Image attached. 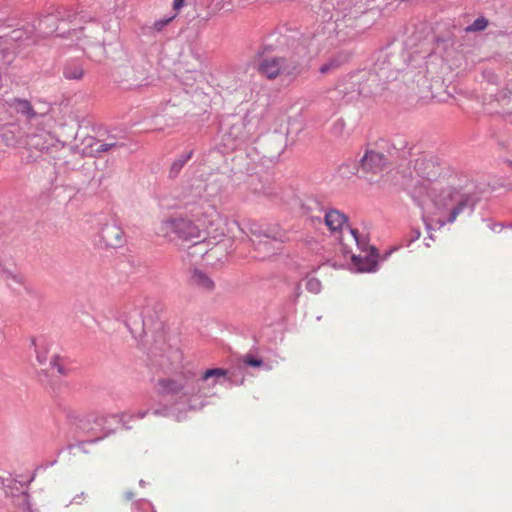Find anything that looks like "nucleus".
Returning <instances> with one entry per match:
<instances>
[{"mask_svg":"<svg viewBox=\"0 0 512 512\" xmlns=\"http://www.w3.org/2000/svg\"><path fill=\"white\" fill-rule=\"evenodd\" d=\"M226 369L211 368L198 375L191 369H183L173 376L160 377L156 383V392L161 397L178 396L189 401L194 394H205L203 383L213 376H225Z\"/></svg>","mask_w":512,"mask_h":512,"instance_id":"f257e3e1","label":"nucleus"},{"mask_svg":"<svg viewBox=\"0 0 512 512\" xmlns=\"http://www.w3.org/2000/svg\"><path fill=\"white\" fill-rule=\"evenodd\" d=\"M126 414L100 415L89 413L81 415L76 411H68L67 419L78 429L87 433V436L79 441L80 445L93 444L109 436L113 431V425L122 424L126 428Z\"/></svg>","mask_w":512,"mask_h":512,"instance_id":"f03ea898","label":"nucleus"},{"mask_svg":"<svg viewBox=\"0 0 512 512\" xmlns=\"http://www.w3.org/2000/svg\"><path fill=\"white\" fill-rule=\"evenodd\" d=\"M373 86H378L377 75L374 73H369L365 80H362L359 75H349L336 84L332 97L349 103L360 95L367 97L376 94L377 90Z\"/></svg>","mask_w":512,"mask_h":512,"instance_id":"7ed1b4c3","label":"nucleus"},{"mask_svg":"<svg viewBox=\"0 0 512 512\" xmlns=\"http://www.w3.org/2000/svg\"><path fill=\"white\" fill-rule=\"evenodd\" d=\"M150 63L145 58L134 60L117 67L113 73L114 79L124 89H136L149 85Z\"/></svg>","mask_w":512,"mask_h":512,"instance_id":"20e7f679","label":"nucleus"},{"mask_svg":"<svg viewBox=\"0 0 512 512\" xmlns=\"http://www.w3.org/2000/svg\"><path fill=\"white\" fill-rule=\"evenodd\" d=\"M433 202L439 208H450V213L447 218L448 223L454 222L457 216L465 209L473 211L476 204L472 196L461 194L457 189L450 186L441 189L438 194L434 195Z\"/></svg>","mask_w":512,"mask_h":512,"instance_id":"39448f33","label":"nucleus"},{"mask_svg":"<svg viewBox=\"0 0 512 512\" xmlns=\"http://www.w3.org/2000/svg\"><path fill=\"white\" fill-rule=\"evenodd\" d=\"M158 307H160L158 303H155L153 307L146 306L141 311L136 307H126L124 322L135 339L143 341L147 331L150 330L157 318V316L151 315L150 312L153 311L156 314Z\"/></svg>","mask_w":512,"mask_h":512,"instance_id":"423d86ee","label":"nucleus"},{"mask_svg":"<svg viewBox=\"0 0 512 512\" xmlns=\"http://www.w3.org/2000/svg\"><path fill=\"white\" fill-rule=\"evenodd\" d=\"M481 75V86L484 90L482 100L484 103H491L492 101H496L498 103L510 102L512 90L508 87V85L505 86L502 90L498 89L499 85L501 84V75L497 73L494 68L485 67L482 70Z\"/></svg>","mask_w":512,"mask_h":512,"instance_id":"0eeeda50","label":"nucleus"},{"mask_svg":"<svg viewBox=\"0 0 512 512\" xmlns=\"http://www.w3.org/2000/svg\"><path fill=\"white\" fill-rule=\"evenodd\" d=\"M162 231L166 236L174 234V238L189 240L199 237V228L193 221L186 218H169L162 223Z\"/></svg>","mask_w":512,"mask_h":512,"instance_id":"6e6552de","label":"nucleus"},{"mask_svg":"<svg viewBox=\"0 0 512 512\" xmlns=\"http://www.w3.org/2000/svg\"><path fill=\"white\" fill-rule=\"evenodd\" d=\"M414 170L421 180H417L419 186V194L428 191V184L431 183L440 174V167L432 158H418L415 160Z\"/></svg>","mask_w":512,"mask_h":512,"instance_id":"1a4fd4ad","label":"nucleus"},{"mask_svg":"<svg viewBox=\"0 0 512 512\" xmlns=\"http://www.w3.org/2000/svg\"><path fill=\"white\" fill-rule=\"evenodd\" d=\"M298 67L295 61L288 62L284 57L263 59L258 65V71L268 79H275L281 73L291 74Z\"/></svg>","mask_w":512,"mask_h":512,"instance_id":"9d476101","label":"nucleus"},{"mask_svg":"<svg viewBox=\"0 0 512 512\" xmlns=\"http://www.w3.org/2000/svg\"><path fill=\"white\" fill-rule=\"evenodd\" d=\"M179 352L171 347H168L163 339L162 334L159 335V339L155 340V343L148 349V356L153 365L158 366L162 369L166 367V361L171 357H177Z\"/></svg>","mask_w":512,"mask_h":512,"instance_id":"9b49d317","label":"nucleus"},{"mask_svg":"<svg viewBox=\"0 0 512 512\" xmlns=\"http://www.w3.org/2000/svg\"><path fill=\"white\" fill-rule=\"evenodd\" d=\"M249 232L254 238H264L278 242H283L286 236L285 231L277 223L252 222L249 224Z\"/></svg>","mask_w":512,"mask_h":512,"instance_id":"f8f14e48","label":"nucleus"},{"mask_svg":"<svg viewBox=\"0 0 512 512\" xmlns=\"http://www.w3.org/2000/svg\"><path fill=\"white\" fill-rule=\"evenodd\" d=\"M390 164L387 155L374 150H367L359 161V167L364 173L377 174Z\"/></svg>","mask_w":512,"mask_h":512,"instance_id":"ddd939ff","label":"nucleus"},{"mask_svg":"<svg viewBox=\"0 0 512 512\" xmlns=\"http://www.w3.org/2000/svg\"><path fill=\"white\" fill-rule=\"evenodd\" d=\"M264 151L263 157L274 161L285 149L284 138L281 134L273 133L259 141Z\"/></svg>","mask_w":512,"mask_h":512,"instance_id":"4468645a","label":"nucleus"},{"mask_svg":"<svg viewBox=\"0 0 512 512\" xmlns=\"http://www.w3.org/2000/svg\"><path fill=\"white\" fill-rule=\"evenodd\" d=\"M35 25L27 26L25 28H18L12 30L8 35L0 37V42L9 44L10 42L18 43L21 45H31L37 42L36 36L34 35Z\"/></svg>","mask_w":512,"mask_h":512,"instance_id":"2eb2a0df","label":"nucleus"},{"mask_svg":"<svg viewBox=\"0 0 512 512\" xmlns=\"http://www.w3.org/2000/svg\"><path fill=\"white\" fill-rule=\"evenodd\" d=\"M99 234L106 247L116 248L122 245L123 231L115 222L104 224Z\"/></svg>","mask_w":512,"mask_h":512,"instance_id":"dca6fc26","label":"nucleus"},{"mask_svg":"<svg viewBox=\"0 0 512 512\" xmlns=\"http://www.w3.org/2000/svg\"><path fill=\"white\" fill-rule=\"evenodd\" d=\"M379 253L378 250L371 246L369 251L364 255H353L352 262L359 272H372L377 269Z\"/></svg>","mask_w":512,"mask_h":512,"instance_id":"f3484780","label":"nucleus"},{"mask_svg":"<svg viewBox=\"0 0 512 512\" xmlns=\"http://www.w3.org/2000/svg\"><path fill=\"white\" fill-rule=\"evenodd\" d=\"M189 284L206 293H211L215 289L213 279L206 272L198 268H193L190 271Z\"/></svg>","mask_w":512,"mask_h":512,"instance_id":"a211bd4d","label":"nucleus"},{"mask_svg":"<svg viewBox=\"0 0 512 512\" xmlns=\"http://www.w3.org/2000/svg\"><path fill=\"white\" fill-rule=\"evenodd\" d=\"M351 53L348 51H337L331 54L325 62L319 67V72L323 75L332 73L339 69L342 65L349 62Z\"/></svg>","mask_w":512,"mask_h":512,"instance_id":"6ab92c4d","label":"nucleus"},{"mask_svg":"<svg viewBox=\"0 0 512 512\" xmlns=\"http://www.w3.org/2000/svg\"><path fill=\"white\" fill-rule=\"evenodd\" d=\"M58 18H55L51 10L42 15L38 20V25L35 26L40 37H48L57 31Z\"/></svg>","mask_w":512,"mask_h":512,"instance_id":"aec40b11","label":"nucleus"},{"mask_svg":"<svg viewBox=\"0 0 512 512\" xmlns=\"http://www.w3.org/2000/svg\"><path fill=\"white\" fill-rule=\"evenodd\" d=\"M302 209L312 222H321L322 214L325 212L322 202L316 197L306 198L302 204Z\"/></svg>","mask_w":512,"mask_h":512,"instance_id":"412c9836","label":"nucleus"},{"mask_svg":"<svg viewBox=\"0 0 512 512\" xmlns=\"http://www.w3.org/2000/svg\"><path fill=\"white\" fill-rule=\"evenodd\" d=\"M220 378L227 379L231 384L235 385H242L244 382V376H242L239 380L237 379V375L235 373H231L228 375V373L225 376H213L210 379L206 380L203 383V386L205 388V394H194V397H208L212 395V390L218 383Z\"/></svg>","mask_w":512,"mask_h":512,"instance_id":"4be33fe9","label":"nucleus"},{"mask_svg":"<svg viewBox=\"0 0 512 512\" xmlns=\"http://www.w3.org/2000/svg\"><path fill=\"white\" fill-rule=\"evenodd\" d=\"M252 244L255 252L257 253L255 255V258L259 260H264L270 257L271 255L275 254L276 249L272 244V240L264 238H254L252 239Z\"/></svg>","mask_w":512,"mask_h":512,"instance_id":"5701e85b","label":"nucleus"},{"mask_svg":"<svg viewBox=\"0 0 512 512\" xmlns=\"http://www.w3.org/2000/svg\"><path fill=\"white\" fill-rule=\"evenodd\" d=\"M324 221L331 231H337L348 221V217L336 209H331L325 210Z\"/></svg>","mask_w":512,"mask_h":512,"instance_id":"b1692460","label":"nucleus"},{"mask_svg":"<svg viewBox=\"0 0 512 512\" xmlns=\"http://www.w3.org/2000/svg\"><path fill=\"white\" fill-rule=\"evenodd\" d=\"M87 147L90 148L91 156L97 157L101 153L111 151L113 149L122 148L125 146V143H105L97 140L95 138L87 139Z\"/></svg>","mask_w":512,"mask_h":512,"instance_id":"393cba45","label":"nucleus"},{"mask_svg":"<svg viewBox=\"0 0 512 512\" xmlns=\"http://www.w3.org/2000/svg\"><path fill=\"white\" fill-rule=\"evenodd\" d=\"M26 145L30 149H35L40 152L47 151L50 147L46 133H32L27 135Z\"/></svg>","mask_w":512,"mask_h":512,"instance_id":"a878e982","label":"nucleus"},{"mask_svg":"<svg viewBox=\"0 0 512 512\" xmlns=\"http://www.w3.org/2000/svg\"><path fill=\"white\" fill-rule=\"evenodd\" d=\"M13 106L15 107L17 113L22 114L28 120H32L39 115H44L45 113H37L32 107L31 103L26 99L15 98L13 101Z\"/></svg>","mask_w":512,"mask_h":512,"instance_id":"bb28decb","label":"nucleus"},{"mask_svg":"<svg viewBox=\"0 0 512 512\" xmlns=\"http://www.w3.org/2000/svg\"><path fill=\"white\" fill-rule=\"evenodd\" d=\"M193 154H194V151L189 150V151L182 153L177 159H175L170 167L169 177L176 178L179 175L182 168L192 158Z\"/></svg>","mask_w":512,"mask_h":512,"instance_id":"cd10ccee","label":"nucleus"},{"mask_svg":"<svg viewBox=\"0 0 512 512\" xmlns=\"http://www.w3.org/2000/svg\"><path fill=\"white\" fill-rule=\"evenodd\" d=\"M63 75L69 80H80L84 75V70L80 64L70 62L63 67Z\"/></svg>","mask_w":512,"mask_h":512,"instance_id":"c85d7f7f","label":"nucleus"},{"mask_svg":"<svg viewBox=\"0 0 512 512\" xmlns=\"http://www.w3.org/2000/svg\"><path fill=\"white\" fill-rule=\"evenodd\" d=\"M281 188L275 186V185H262L260 190H257V192L269 200L273 202H277L278 200H281Z\"/></svg>","mask_w":512,"mask_h":512,"instance_id":"c756f323","label":"nucleus"},{"mask_svg":"<svg viewBox=\"0 0 512 512\" xmlns=\"http://www.w3.org/2000/svg\"><path fill=\"white\" fill-rule=\"evenodd\" d=\"M49 10L53 13L55 18H58L59 21H69L72 22L75 17L76 13L71 10L64 7H50Z\"/></svg>","mask_w":512,"mask_h":512,"instance_id":"7c9ffc66","label":"nucleus"},{"mask_svg":"<svg viewBox=\"0 0 512 512\" xmlns=\"http://www.w3.org/2000/svg\"><path fill=\"white\" fill-rule=\"evenodd\" d=\"M152 413L156 416H163V417L175 416V419L177 421L182 420V412L179 411L178 413H175V408L169 407V406H164L160 409H155V410H153Z\"/></svg>","mask_w":512,"mask_h":512,"instance_id":"2f4dec72","label":"nucleus"},{"mask_svg":"<svg viewBox=\"0 0 512 512\" xmlns=\"http://www.w3.org/2000/svg\"><path fill=\"white\" fill-rule=\"evenodd\" d=\"M488 23L489 22H488V20L485 17L480 16L477 19H475L472 24L467 26L465 28V31L466 32H480V31H483L488 26Z\"/></svg>","mask_w":512,"mask_h":512,"instance_id":"473e14b6","label":"nucleus"},{"mask_svg":"<svg viewBox=\"0 0 512 512\" xmlns=\"http://www.w3.org/2000/svg\"><path fill=\"white\" fill-rule=\"evenodd\" d=\"M242 363L249 367L260 368L264 366L261 357L248 353L242 357Z\"/></svg>","mask_w":512,"mask_h":512,"instance_id":"72a5a7b5","label":"nucleus"},{"mask_svg":"<svg viewBox=\"0 0 512 512\" xmlns=\"http://www.w3.org/2000/svg\"><path fill=\"white\" fill-rule=\"evenodd\" d=\"M14 59V53L9 48L0 49V64L9 65Z\"/></svg>","mask_w":512,"mask_h":512,"instance_id":"f704fd0d","label":"nucleus"},{"mask_svg":"<svg viewBox=\"0 0 512 512\" xmlns=\"http://www.w3.org/2000/svg\"><path fill=\"white\" fill-rule=\"evenodd\" d=\"M306 289L311 293H319L321 290V282L317 278H309L306 281Z\"/></svg>","mask_w":512,"mask_h":512,"instance_id":"c9c22d12","label":"nucleus"},{"mask_svg":"<svg viewBox=\"0 0 512 512\" xmlns=\"http://www.w3.org/2000/svg\"><path fill=\"white\" fill-rule=\"evenodd\" d=\"M59 360L60 357L58 355H54L50 361V366L56 368L59 374L67 375L68 370L62 364L59 363Z\"/></svg>","mask_w":512,"mask_h":512,"instance_id":"e433bc0d","label":"nucleus"},{"mask_svg":"<svg viewBox=\"0 0 512 512\" xmlns=\"http://www.w3.org/2000/svg\"><path fill=\"white\" fill-rule=\"evenodd\" d=\"M173 19V17H169V18H163V19H160V20H157L154 22L153 24V29L160 32L162 31V29L167 26L171 20Z\"/></svg>","mask_w":512,"mask_h":512,"instance_id":"4c0bfd02","label":"nucleus"},{"mask_svg":"<svg viewBox=\"0 0 512 512\" xmlns=\"http://www.w3.org/2000/svg\"><path fill=\"white\" fill-rule=\"evenodd\" d=\"M83 171H86V175L87 176H91V179L90 181L88 182V185H90L92 183V181L94 180L95 178V174H96V168L93 167V166H90V167H83Z\"/></svg>","mask_w":512,"mask_h":512,"instance_id":"58836bf2","label":"nucleus"},{"mask_svg":"<svg viewBox=\"0 0 512 512\" xmlns=\"http://www.w3.org/2000/svg\"><path fill=\"white\" fill-rule=\"evenodd\" d=\"M421 233L418 229H411L410 231V238H409V244L417 239H419Z\"/></svg>","mask_w":512,"mask_h":512,"instance_id":"ea45409f","label":"nucleus"},{"mask_svg":"<svg viewBox=\"0 0 512 512\" xmlns=\"http://www.w3.org/2000/svg\"><path fill=\"white\" fill-rule=\"evenodd\" d=\"M4 273H5L8 277L12 278L14 281H16V282H18V283H22V281H23V277H22V276L17 275V274H14V273H12L11 271L4 270Z\"/></svg>","mask_w":512,"mask_h":512,"instance_id":"a19ab883","label":"nucleus"},{"mask_svg":"<svg viewBox=\"0 0 512 512\" xmlns=\"http://www.w3.org/2000/svg\"><path fill=\"white\" fill-rule=\"evenodd\" d=\"M350 231H351V234L353 235V237L355 238L358 246H361V240H360V235H359L358 230L351 228Z\"/></svg>","mask_w":512,"mask_h":512,"instance_id":"79ce46f5","label":"nucleus"},{"mask_svg":"<svg viewBox=\"0 0 512 512\" xmlns=\"http://www.w3.org/2000/svg\"><path fill=\"white\" fill-rule=\"evenodd\" d=\"M184 1H185V0H174V1H173V8H174L175 10L180 9V8L184 5Z\"/></svg>","mask_w":512,"mask_h":512,"instance_id":"37998d69","label":"nucleus"},{"mask_svg":"<svg viewBox=\"0 0 512 512\" xmlns=\"http://www.w3.org/2000/svg\"><path fill=\"white\" fill-rule=\"evenodd\" d=\"M104 142L105 143H124L123 141H117L115 136H113V135H109Z\"/></svg>","mask_w":512,"mask_h":512,"instance_id":"c03bdc74","label":"nucleus"},{"mask_svg":"<svg viewBox=\"0 0 512 512\" xmlns=\"http://www.w3.org/2000/svg\"><path fill=\"white\" fill-rule=\"evenodd\" d=\"M148 412L149 410L139 411L137 414H135V417L138 419H143L148 414Z\"/></svg>","mask_w":512,"mask_h":512,"instance_id":"a18cd8bd","label":"nucleus"},{"mask_svg":"<svg viewBox=\"0 0 512 512\" xmlns=\"http://www.w3.org/2000/svg\"><path fill=\"white\" fill-rule=\"evenodd\" d=\"M301 294V287H300V284H297L295 286V300L300 296Z\"/></svg>","mask_w":512,"mask_h":512,"instance_id":"49530a36","label":"nucleus"},{"mask_svg":"<svg viewBox=\"0 0 512 512\" xmlns=\"http://www.w3.org/2000/svg\"><path fill=\"white\" fill-rule=\"evenodd\" d=\"M334 126L335 128H339L340 130H342L344 128V122L342 120H338Z\"/></svg>","mask_w":512,"mask_h":512,"instance_id":"de8ad7c7","label":"nucleus"},{"mask_svg":"<svg viewBox=\"0 0 512 512\" xmlns=\"http://www.w3.org/2000/svg\"><path fill=\"white\" fill-rule=\"evenodd\" d=\"M37 360L40 364H44L45 360H46V357L44 355H41V354H38L37 355Z\"/></svg>","mask_w":512,"mask_h":512,"instance_id":"09e8293b","label":"nucleus"},{"mask_svg":"<svg viewBox=\"0 0 512 512\" xmlns=\"http://www.w3.org/2000/svg\"><path fill=\"white\" fill-rule=\"evenodd\" d=\"M68 448H69V449H72V448H73V444H69V445H68Z\"/></svg>","mask_w":512,"mask_h":512,"instance_id":"8fccbe9b","label":"nucleus"},{"mask_svg":"<svg viewBox=\"0 0 512 512\" xmlns=\"http://www.w3.org/2000/svg\"><path fill=\"white\" fill-rule=\"evenodd\" d=\"M509 165L512 167V161H509Z\"/></svg>","mask_w":512,"mask_h":512,"instance_id":"3c124183","label":"nucleus"}]
</instances>
